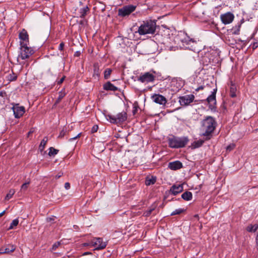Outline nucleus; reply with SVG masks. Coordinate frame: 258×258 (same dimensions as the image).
Listing matches in <instances>:
<instances>
[{"instance_id":"nucleus-34","label":"nucleus","mask_w":258,"mask_h":258,"mask_svg":"<svg viewBox=\"0 0 258 258\" xmlns=\"http://www.w3.org/2000/svg\"><path fill=\"white\" fill-rule=\"evenodd\" d=\"M183 211H184V210L182 209H176L175 211H173L171 213V215L174 216L175 215H179V214H180L181 213H182V212H183Z\"/></svg>"},{"instance_id":"nucleus-6","label":"nucleus","mask_w":258,"mask_h":258,"mask_svg":"<svg viewBox=\"0 0 258 258\" xmlns=\"http://www.w3.org/2000/svg\"><path fill=\"white\" fill-rule=\"evenodd\" d=\"M91 244L96 250L103 249L107 245V241H104L101 238H94L91 240Z\"/></svg>"},{"instance_id":"nucleus-2","label":"nucleus","mask_w":258,"mask_h":258,"mask_svg":"<svg viewBox=\"0 0 258 258\" xmlns=\"http://www.w3.org/2000/svg\"><path fill=\"white\" fill-rule=\"evenodd\" d=\"M167 141L170 148L178 149L184 147L188 144L189 139L187 137L171 136L168 138Z\"/></svg>"},{"instance_id":"nucleus-26","label":"nucleus","mask_w":258,"mask_h":258,"mask_svg":"<svg viewBox=\"0 0 258 258\" xmlns=\"http://www.w3.org/2000/svg\"><path fill=\"white\" fill-rule=\"evenodd\" d=\"M106 118L108 120H109L111 123H117V119L116 117L115 116L111 115H107L106 116Z\"/></svg>"},{"instance_id":"nucleus-36","label":"nucleus","mask_w":258,"mask_h":258,"mask_svg":"<svg viewBox=\"0 0 258 258\" xmlns=\"http://www.w3.org/2000/svg\"><path fill=\"white\" fill-rule=\"evenodd\" d=\"M154 210V208H151L148 209L144 212L143 215L146 217L149 216L152 213V211Z\"/></svg>"},{"instance_id":"nucleus-44","label":"nucleus","mask_w":258,"mask_h":258,"mask_svg":"<svg viewBox=\"0 0 258 258\" xmlns=\"http://www.w3.org/2000/svg\"><path fill=\"white\" fill-rule=\"evenodd\" d=\"M64 46V44L63 42L60 43L58 47V49L61 51L63 49Z\"/></svg>"},{"instance_id":"nucleus-48","label":"nucleus","mask_w":258,"mask_h":258,"mask_svg":"<svg viewBox=\"0 0 258 258\" xmlns=\"http://www.w3.org/2000/svg\"><path fill=\"white\" fill-rule=\"evenodd\" d=\"M84 245L85 246H90V247H92V246H91V241H90V242H87V243H84Z\"/></svg>"},{"instance_id":"nucleus-38","label":"nucleus","mask_w":258,"mask_h":258,"mask_svg":"<svg viewBox=\"0 0 258 258\" xmlns=\"http://www.w3.org/2000/svg\"><path fill=\"white\" fill-rule=\"evenodd\" d=\"M235 147V145L234 144H231L227 147L226 150L228 151H231L234 149Z\"/></svg>"},{"instance_id":"nucleus-14","label":"nucleus","mask_w":258,"mask_h":258,"mask_svg":"<svg viewBox=\"0 0 258 258\" xmlns=\"http://www.w3.org/2000/svg\"><path fill=\"white\" fill-rule=\"evenodd\" d=\"M15 249V245L12 244H9L7 245L6 248L4 246L0 248V254L10 253L14 251Z\"/></svg>"},{"instance_id":"nucleus-56","label":"nucleus","mask_w":258,"mask_h":258,"mask_svg":"<svg viewBox=\"0 0 258 258\" xmlns=\"http://www.w3.org/2000/svg\"><path fill=\"white\" fill-rule=\"evenodd\" d=\"M254 46H256V47H257V43H256V44H254Z\"/></svg>"},{"instance_id":"nucleus-4","label":"nucleus","mask_w":258,"mask_h":258,"mask_svg":"<svg viewBox=\"0 0 258 258\" xmlns=\"http://www.w3.org/2000/svg\"><path fill=\"white\" fill-rule=\"evenodd\" d=\"M34 53V51L33 48L28 46V45H20L18 58L25 60L29 58Z\"/></svg>"},{"instance_id":"nucleus-1","label":"nucleus","mask_w":258,"mask_h":258,"mask_svg":"<svg viewBox=\"0 0 258 258\" xmlns=\"http://www.w3.org/2000/svg\"><path fill=\"white\" fill-rule=\"evenodd\" d=\"M217 123L214 118L211 116H207L202 121V130L204 132L203 136L209 140L211 134L215 130Z\"/></svg>"},{"instance_id":"nucleus-49","label":"nucleus","mask_w":258,"mask_h":258,"mask_svg":"<svg viewBox=\"0 0 258 258\" xmlns=\"http://www.w3.org/2000/svg\"><path fill=\"white\" fill-rule=\"evenodd\" d=\"M62 173H58V174H57L55 176V179H58V178H60L62 176Z\"/></svg>"},{"instance_id":"nucleus-22","label":"nucleus","mask_w":258,"mask_h":258,"mask_svg":"<svg viewBox=\"0 0 258 258\" xmlns=\"http://www.w3.org/2000/svg\"><path fill=\"white\" fill-rule=\"evenodd\" d=\"M156 181V178L154 176L151 177H147L146 179L145 183L147 185L153 184Z\"/></svg>"},{"instance_id":"nucleus-23","label":"nucleus","mask_w":258,"mask_h":258,"mask_svg":"<svg viewBox=\"0 0 258 258\" xmlns=\"http://www.w3.org/2000/svg\"><path fill=\"white\" fill-rule=\"evenodd\" d=\"M89 11V9L88 6H86L80 10V17L84 18L87 15V12Z\"/></svg>"},{"instance_id":"nucleus-5","label":"nucleus","mask_w":258,"mask_h":258,"mask_svg":"<svg viewBox=\"0 0 258 258\" xmlns=\"http://www.w3.org/2000/svg\"><path fill=\"white\" fill-rule=\"evenodd\" d=\"M136 9V6L133 5H126L120 8L118 10V15L121 17H124L128 16L132 13L134 12Z\"/></svg>"},{"instance_id":"nucleus-13","label":"nucleus","mask_w":258,"mask_h":258,"mask_svg":"<svg viewBox=\"0 0 258 258\" xmlns=\"http://www.w3.org/2000/svg\"><path fill=\"white\" fill-rule=\"evenodd\" d=\"M153 101L160 105H165L167 102V100L165 97L160 94H154L152 96Z\"/></svg>"},{"instance_id":"nucleus-9","label":"nucleus","mask_w":258,"mask_h":258,"mask_svg":"<svg viewBox=\"0 0 258 258\" xmlns=\"http://www.w3.org/2000/svg\"><path fill=\"white\" fill-rule=\"evenodd\" d=\"M195 99V96L192 94L186 95L179 97V102L182 106H187L192 102Z\"/></svg>"},{"instance_id":"nucleus-31","label":"nucleus","mask_w":258,"mask_h":258,"mask_svg":"<svg viewBox=\"0 0 258 258\" xmlns=\"http://www.w3.org/2000/svg\"><path fill=\"white\" fill-rule=\"evenodd\" d=\"M236 87H235L234 85H231V87H230V96L231 97H235L236 95Z\"/></svg>"},{"instance_id":"nucleus-46","label":"nucleus","mask_w":258,"mask_h":258,"mask_svg":"<svg viewBox=\"0 0 258 258\" xmlns=\"http://www.w3.org/2000/svg\"><path fill=\"white\" fill-rule=\"evenodd\" d=\"M71 186H70V184L69 183V182H66L65 184H64V187L66 189H70Z\"/></svg>"},{"instance_id":"nucleus-12","label":"nucleus","mask_w":258,"mask_h":258,"mask_svg":"<svg viewBox=\"0 0 258 258\" xmlns=\"http://www.w3.org/2000/svg\"><path fill=\"white\" fill-rule=\"evenodd\" d=\"M13 110L15 117L17 118L21 117L25 113V107L24 106H19L18 104L14 106Z\"/></svg>"},{"instance_id":"nucleus-28","label":"nucleus","mask_w":258,"mask_h":258,"mask_svg":"<svg viewBox=\"0 0 258 258\" xmlns=\"http://www.w3.org/2000/svg\"><path fill=\"white\" fill-rule=\"evenodd\" d=\"M15 193V190L14 189H10V190L9 191V192L7 194V195H6V196L5 197V200H10L11 198H12L13 196L14 195Z\"/></svg>"},{"instance_id":"nucleus-18","label":"nucleus","mask_w":258,"mask_h":258,"mask_svg":"<svg viewBox=\"0 0 258 258\" xmlns=\"http://www.w3.org/2000/svg\"><path fill=\"white\" fill-rule=\"evenodd\" d=\"M117 119V123L118 122H122L126 120L127 114L125 111H122L118 113L116 116Z\"/></svg>"},{"instance_id":"nucleus-47","label":"nucleus","mask_w":258,"mask_h":258,"mask_svg":"<svg viewBox=\"0 0 258 258\" xmlns=\"http://www.w3.org/2000/svg\"><path fill=\"white\" fill-rule=\"evenodd\" d=\"M204 88V86H200V87H198L197 88H196L195 89L196 91L198 92L201 90H203Z\"/></svg>"},{"instance_id":"nucleus-17","label":"nucleus","mask_w":258,"mask_h":258,"mask_svg":"<svg viewBox=\"0 0 258 258\" xmlns=\"http://www.w3.org/2000/svg\"><path fill=\"white\" fill-rule=\"evenodd\" d=\"M217 92V88L213 90L212 94L207 98V101L211 104L216 103V94Z\"/></svg>"},{"instance_id":"nucleus-29","label":"nucleus","mask_w":258,"mask_h":258,"mask_svg":"<svg viewBox=\"0 0 258 258\" xmlns=\"http://www.w3.org/2000/svg\"><path fill=\"white\" fill-rule=\"evenodd\" d=\"M66 95V93L64 90H61L59 92V95L56 101V103H58Z\"/></svg>"},{"instance_id":"nucleus-39","label":"nucleus","mask_w":258,"mask_h":258,"mask_svg":"<svg viewBox=\"0 0 258 258\" xmlns=\"http://www.w3.org/2000/svg\"><path fill=\"white\" fill-rule=\"evenodd\" d=\"M55 219H56V217L55 216H52V217H48L46 219V221L48 222H50L51 223H53L54 220H55Z\"/></svg>"},{"instance_id":"nucleus-41","label":"nucleus","mask_w":258,"mask_h":258,"mask_svg":"<svg viewBox=\"0 0 258 258\" xmlns=\"http://www.w3.org/2000/svg\"><path fill=\"white\" fill-rule=\"evenodd\" d=\"M60 245L59 242H56L54 244H53L52 246V250H55Z\"/></svg>"},{"instance_id":"nucleus-55","label":"nucleus","mask_w":258,"mask_h":258,"mask_svg":"<svg viewBox=\"0 0 258 258\" xmlns=\"http://www.w3.org/2000/svg\"><path fill=\"white\" fill-rule=\"evenodd\" d=\"M254 46H256V47H257V43H256V44H254Z\"/></svg>"},{"instance_id":"nucleus-27","label":"nucleus","mask_w":258,"mask_h":258,"mask_svg":"<svg viewBox=\"0 0 258 258\" xmlns=\"http://www.w3.org/2000/svg\"><path fill=\"white\" fill-rule=\"evenodd\" d=\"M7 79H8V80H9V81H11V82L15 81L17 79V74L12 72V74H10L9 75H8Z\"/></svg>"},{"instance_id":"nucleus-42","label":"nucleus","mask_w":258,"mask_h":258,"mask_svg":"<svg viewBox=\"0 0 258 258\" xmlns=\"http://www.w3.org/2000/svg\"><path fill=\"white\" fill-rule=\"evenodd\" d=\"M98 125H93V126L92 127V129H91V133H94L97 132V131H98Z\"/></svg>"},{"instance_id":"nucleus-25","label":"nucleus","mask_w":258,"mask_h":258,"mask_svg":"<svg viewBox=\"0 0 258 258\" xmlns=\"http://www.w3.org/2000/svg\"><path fill=\"white\" fill-rule=\"evenodd\" d=\"M258 228V225L257 224H254L253 225H250L248 226L246 228V230L247 231L252 232H255Z\"/></svg>"},{"instance_id":"nucleus-35","label":"nucleus","mask_w":258,"mask_h":258,"mask_svg":"<svg viewBox=\"0 0 258 258\" xmlns=\"http://www.w3.org/2000/svg\"><path fill=\"white\" fill-rule=\"evenodd\" d=\"M29 184V182H25L24 184H23L21 187L20 191H26L28 187Z\"/></svg>"},{"instance_id":"nucleus-20","label":"nucleus","mask_w":258,"mask_h":258,"mask_svg":"<svg viewBox=\"0 0 258 258\" xmlns=\"http://www.w3.org/2000/svg\"><path fill=\"white\" fill-rule=\"evenodd\" d=\"M103 88L105 90L116 91L117 88L111 84L110 82H108L103 85Z\"/></svg>"},{"instance_id":"nucleus-3","label":"nucleus","mask_w":258,"mask_h":258,"mask_svg":"<svg viewBox=\"0 0 258 258\" xmlns=\"http://www.w3.org/2000/svg\"><path fill=\"white\" fill-rule=\"evenodd\" d=\"M156 27V23L154 21H143L139 26L138 32L141 35L153 34L155 31Z\"/></svg>"},{"instance_id":"nucleus-40","label":"nucleus","mask_w":258,"mask_h":258,"mask_svg":"<svg viewBox=\"0 0 258 258\" xmlns=\"http://www.w3.org/2000/svg\"><path fill=\"white\" fill-rule=\"evenodd\" d=\"M204 142L203 140L198 141L197 142H196L195 143L196 147L198 148V147H201L203 144Z\"/></svg>"},{"instance_id":"nucleus-16","label":"nucleus","mask_w":258,"mask_h":258,"mask_svg":"<svg viewBox=\"0 0 258 258\" xmlns=\"http://www.w3.org/2000/svg\"><path fill=\"white\" fill-rule=\"evenodd\" d=\"M183 189V188L182 185L178 184L172 185L170 190L173 195H176L177 194L181 192Z\"/></svg>"},{"instance_id":"nucleus-50","label":"nucleus","mask_w":258,"mask_h":258,"mask_svg":"<svg viewBox=\"0 0 258 258\" xmlns=\"http://www.w3.org/2000/svg\"><path fill=\"white\" fill-rule=\"evenodd\" d=\"M256 249L258 250V234H257L256 237Z\"/></svg>"},{"instance_id":"nucleus-11","label":"nucleus","mask_w":258,"mask_h":258,"mask_svg":"<svg viewBox=\"0 0 258 258\" xmlns=\"http://www.w3.org/2000/svg\"><path fill=\"white\" fill-rule=\"evenodd\" d=\"M19 39H20V45L29 44V35L26 30L23 29L19 33Z\"/></svg>"},{"instance_id":"nucleus-19","label":"nucleus","mask_w":258,"mask_h":258,"mask_svg":"<svg viewBox=\"0 0 258 258\" xmlns=\"http://www.w3.org/2000/svg\"><path fill=\"white\" fill-rule=\"evenodd\" d=\"M100 74V71L98 63H95L93 66V77L95 79H98Z\"/></svg>"},{"instance_id":"nucleus-21","label":"nucleus","mask_w":258,"mask_h":258,"mask_svg":"<svg viewBox=\"0 0 258 258\" xmlns=\"http://www.w3.org/2000/svg\"><path fill=\"white\" fill-rule=\"evenodd\" d=\"M182 198L185 201H189L192 199V195L190 191H185L181 195Z\"/></svg>"},{"instance_id":"nucleus-51","label":"nucleus","mask_w":258,"mask_h":258,"mask_svg":"<svg viewBox=\"0 0 258 258\" xmlns=\"http://www.w3.org/2000/svg\"><path fill=\"white\" fill-rule=\"evenodd\" d=\"M5 212H6V211H4L2 213H0V217L3 216L5 214Z\"/></svg>"},{"instance_id":"nucleus-52","label":"nucleus","mask_w":258,"mask_h":258,"mask_svg":"<svg viewBox=\"0 0 258 258\" xmlns=\"http://www.w3.org/2000/svg\"><path fill=\"white\" fill-rule=\"evenodd\" d=\"M80 54V53L79 52L77 51V52H76L75 55L77 56H79Z\"/></svg>"},{"instance_id":"nucleus-32","label":"nucleus","mask_w":258,"mask_h":258,"mask_svg":"<svg viewBox=\"0 0 258 258\" xmlns=\"http://www.w3.org/2000/svg\"><path fill=\"white\" fill-rule=\"evenodd\" d=\"M19 224V220L18 219H14L12 221V223L10 224V227H9V230L13 229L14 227L17 226Z\"/></svg>"},{"instance_id":"nucleus-37","label":"nucleus","mask_w":258,"mask_h":258,"mask_svg":"<svg viewBox=\"0 0 258 258\" xmlns=\"http://www.w3.org/2000/svg\"><path fill=\"white\" fill-rule=\"evenodd\" d=\"M67 129H64V128H63L60 132L59 133V135L58 136V137L59 138H63L65 135L66 134H67Z\"/></svg>"},{"instance_id":"nucleus-15","label":"nucleus","mask_w":258,"mask_h":258,"mask_svg":"<svg viewBox=\"0 0 258 258\" xmlns=\"http://www.w3.org/2000/svg\"><path fill=\"white\" fill-rule=\"evenodd\" d=\"M168 167L173 170L179 169L182 167V164L179 161H175L170 162L168 164Z\"/></svg>"},{"instance_id":"nucleus-53","label":"nucleus","mask_w":258,"mask_h":258,"mask_svg":"<svg viewBox=\"0 0 258 258\" xmlns=\"http://www.w3.org/2000/svg\"><path fill=\"white\" fill-rule=\"evenodd\" d=\"M136 109H135L133 111V113L135 114V112H136Z\"/></svg>"},{"instance_id":"nucleus-24","label":"nucleus","mask_w":258,"mask_h":258,"mask_svg":"<svg viewBox=\"0 0 258 258\" xmlns=\"http://www.w3.org/2000/svg\"><path fill=\"white\" fill-rule=\"evenodd\" d=\"M47 141H48V138L47 137H44L43 139V140L41 141L40 144L39 145V149L41 151L43 150Z\"/></svg>"},{"instance_id":"nucleus-54","label":"nucleus","mask_w":258,"mask_h":258,"mask_svg":"<svg viewBox=\"0 0 258 258\" xmlns=\"http://www.w3.org/2000/svg\"><path fill=\"white\" fill-rule=\"evenodd\" d=\"M32 132L31 131H30L29 133H28V135H30V134H31Z\"/></svg>"},{"instance_id":"nucleus-57","label":"nucleus","mask_w":258,"mask_h":258,"mask_svg":"<svg viewBox=\"0 0 258 258\" xmlns=\"http://www.w3.org/2000/svg\"><path fill=\"white\" fill-rule=\"evenodd\" d=\"M254 46H256V47H257V43H256V44H254Z\"/></svg>"},{"instance_id":"nucleus-30","label":"nucleus","mask_w":258,"mask_h":258,"mask_svg":"<svg viewBox=\"0 0 258 258\" xmlns=\"http://www.w3.org/2000/svg\"><path fill=\"white\" fill-rule=\"evenodd\" d=\"M49 151L48 152V155L50 156H54V155H56L58 152V150H56L53 147L49 148Z\"/></svg>"},{"instance_id":"nucleus-10","label":"nucleus","mask_w":258,"mask_h":258,"mask_svg":"<svg viewBox=\"0 0 258 258\" xmlns=\"http://www.w3.org/2000/svg\"><path fill=\"white\" fill-rule=\"evenodd\" d=\"M220 18L222 23L225 25H227L231 23L233 21L234 18V16L231 13L227 12L225 14L221 15Z\"/></svg>"},{"instance_id":"nucleus-45","label":"nucleus","mask_w":258,"mask_h":258,"mask_svg":"<svg viewBox=\"0 0 258 258\" xmlns=\"http://www.w3.org/2000/svg\"><path fill=\"white\" fill-rule=\"evenodd\" d=\"M66 77L65 76H63L60 79L59 81H58L57 82V84L58 85H60L61 84V83H62V82H63L64 79H65Z\"/></svg>"},{"instance_id":"nucleus-33","label":"nucleus","mask_w":258,"mask_h":258,"mask_svg":"<svg viewBox=\"0 0 258 258\" xmlns=\"http://www.w3.org/2000/svg\"><path fill=\"white\" fill-rule=\"evenodd\" d=\"M112 70L110 69H107L104 71V78L105 79H107L109 78L111 73Z\"/></svg>"},{"instance_id":"nucleus-8","label":"nucleus","mask_w":258,"mask_h":258,"mask_svg":"<svg viewBox=\"0 0 258 258\" xmlns=\"http://www.w3.org/2000/svg\"><path fill=\"white\" fill-rule=\"evenodd\" d=\"M155 76L152 74L147 72L140 75L138 80L142 83H148L152 82L154 81Z\"/></svg>"},{"instance_id":"nucleus-7","label":"nucleus","mask_w":258,"mask_h":258,"mask_svg":"<svg viewBox=\"0 0 258 258\" xmlns=\"http://www.w3.org/2000/svg\"><path fill=\"white\" fill-rule=\"evenodd\" d=\"M181 42L183 43V45L184 44L188 45L186 47L189 49H191L194 51L197 50L195 45L196 44V42L192 39H191L189 37V36L186 35H184V37L181 39Z\"/></svg>"},{"instance_id":"nucleus-43","label":"nucleus","mask_w":258,"mask_h":258,"mask_svg":"<svg viewBox=\"0 0 258 258\" xmlns=\"http://www.w3.org/2000/svg\"><path fill=\"white\" fill-rule=\"evenodd\" d=\"M81 133H79V134H78L76 137H73V138H70V139L68 140V141H69V142H72V141H74V140H76V139H78V138H80V136H81Z\"/></svg>"}]
</instances>
